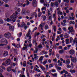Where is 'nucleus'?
<instances>
[{
	"mask_svg": "<svg viewBox=\"0 0 77 77\" xmlns=\"http://www.w3.org/2000/svg\"><path fill=\"white\" fill-rule=\"evenodd\" d=\"M70 72H71L72 73V74H73V72H75V70L74 69H73V70H72V69H71L70 71Z\"/></svg>",
	"mask_w": 77,
	"mask_h": 77,
	"instance_id": "f3484780",
	"label": "nucleus"
},
{
	"mask_svg": "<svg viewBox=\"0 0 77 77\" xmlns=\"http://www.w3.org/2000/svg\"><path fill=\"white\" fill-rule=\"evenodd\" d=\"M48 6H49V4H45L44 5V6H45V7H47V6H48Z\"/></svg>",
	"mask_w": 77,
	"mask_h": 77,
	"instance_id": "3c124183",
	"label": "nucleus"
},
{
	"mask_svg": "<svg viewBox=\"0 0 77 77\" xmlns=\"http://www.w3.org/2000/svg\"><path fill=\"white\" fill-rule=\"evenodd\" d=\"M26 6H29V4H30V2H29V0H28L26 1Z\"/></svg>",
	"mask_w": 77,
	"mask_h": 77,
	"instance_id": "2eb2a0df",
	"label": "nucleus"
},
{
	"mask_svg": "<svg viewBox=\"0 0 77 77\" xmlns=\"http://www.w3.org/2000/svg\"><path fill=\"white\" fill-rule=\"evenodd\" d=\"M4 6H5V7H6V8H8V7H9V5L7 4H5L4 5Z\"/></svg>",
	"mask_w": 77,
	"mask_h": 77,
	"instance_id": "49530a36",
	"label": "nucleus"
},
{
	"mask_svg": "<svg viewBox=\"0 0 77 77\" xmlns=\"http://www.w3.org/2000/svg\"><path fill=\"white\" fill-rule=\"evenodd\" d=\"M61 33H62L61 32H60L59 31H57V34H61Z\"/></svg>",
	"mask_w": 77,
	"mask_h": 77,
	"instance_id": "338daca9",
	"label": "nucleus"
},
{
	"mask_svg": "<svg viewBox=\"0 0 77 77\" xmlns=\"http://www.w3.org/2000/svg\"><path fill=\"white\" fill-rule=\"evenodd\" d=\"M71 22H72L71 21H70V22H69L70 24H73V25L75 24V22H74V21H73L72 22V23H71Z\"/></svg>",
	"mask_w": 77,
	"mask_h": 77,
	"instance_id": "7c9ffc66",
	"label": "nucleus"
},
{
	"mask_svg": "<svg viewBox=\"0 0 77 77\" xmlns=\"http://www.w3.org/2000/svg\"><path fill=\"white\" fill-rule=\"evenodd\" d=\"M69 20H74V18L72 16V17H71Z\"/></svg>",
	"mask_w": 77,
	"mask_h": 77,
	"instance_id": "09e8293b",
	"label": "nucleus"
},
{
	"mask_svg": "<svg viewBox=\"0 0 77 77\" xmlns=\"http://www.w3.org/2000/svg\"><path fill=\"white\" fill-rule=\"evenodd\" d=\"M42 18H43V21H45V20H46V19H47V17H46V16H45V15L44 16V15H42Z\"/></svg>",
	"mask_w": 77,
	"mask_h": 77,
	"instance_id": "a211bd4d",
	"label": "nucleus"
},
{
	"mask_svg": "<svg viewBox=\"0 0 77 77\" xmlns=\"http://www.w3.org/2000/svg\"><path fill=\"white\" fill-rule=\"evenodd\" d=\"M69 53L70 54L73 55L75 53V51L74 50L71 49L69 51Z\"/></svg>",
	"mask_w": 77,
	"mask_h": 77,
	"instance_id": "6e6552de",
	"label": "nucleus"
},
{
	"mask_svg": "<svg viewBox=\"0 0 77 77\" xmlns=\"http://www.w3.org/2000/svg\"><path fill=\"white\" fill-rule=\"evenodd\" d=\"M37 1L36 0H33L32 2V5L33 7H36L37 6Z\"/></svg>",
	"mask_w": 77,
	"mask_h": 77,
	"instance_id": "39448f33",
	"label": "nucleus"
},
{
	"mask_svg": "<svg viewBox=\"0 0 77 77\" xmlns=\"http://www.w3.org/2000/svg\"><path fill=\"white\" fill-rule=\"evenodd\" d=\"M30 35V32H28L26 34V37H29Z\"/></svg>",
	"mask_w": 77,
	"mask_h": 77,
	"instance_id": "bb28decb",
	"label": "nucleus"
},
{
	"mask_svg": "<svg viewBox=\"0 0 77 77\" xmlns=\"http://www.w3.org/2000/svg\"><path fill=\"white\" fill-rule=\"evenodd\" d=\"M6 63L7 65H10L11 64V60L9 59L7 60L6 61Z\"/></svg>",
	"mask_w": 77,
	"mask_h": 77,
	"instance_id": "9b49d317",
	"label": "nucleus"
},
{
	"mask_svg": "<svg viewBox=\"0 0 77 77\" xmlns=\"http://www.w3.org/2000/svg\"><path fill=\"white\" fill-rule=\"evenodd\" d=\"M40 2L41 3H43L44 2V0H40Z\"/></svg>",
	"mask_w": 77,
	"mask_h": 77,
	"instance_id": "864d4df0",
	"label": "nucleus"
},
{
	"mask_svg": "<svg viewBox=\"0 0 77 77\" xmlns=\"http://www.w3.org/2000/svg\"><path fill=\"white\" fill-rule=\"evenodd\" d=\"M57 14H60V15H61L63 14L62 12H61L60 11H59L57 12Z\"/></svg>",
	"mask_w": 77,
	"mask_h": 77,
	"instance_id": "5701e85b",
	"label": "nucleus"
},
{
	"mask_svg": "<svg viewBox=\"0 0 77 77\" xmlns=\"http://www.w3.org/2000/svg\"><path fill=\"white\" fill-rule=\"evenodd\" d=\"M22 36V33L20 32L19 34V35H18V36L19 37V38H20L21 37V36Z\"/></svg>",
	"mask_w": 77,
	"mask_h": 77,
	"instance_id": "473e14b6",
	"label": "nucleus"
},
{
	"mask_svg": "<svg viewBox=\"0 0 77 77\" xmlns=\"http://www.w3.org/2000/svg\"><path fill=\"white\" fill-rule=\"evenodd\" d=\"M8 1H9V0H4V2H5V3H7L8 2Z\"/></svg>",
	"mask_w": 77,
	"mask_h": 77,
	"instance_id": "0e129e2a",
	"label": "nucleus"
},
{
	"mask_svg": "<svg viewBox=\"0 0 77 77\" xmlns=\"http://www.w3.org/2000/svg\"><path fill=\"white\" fill-rule=\"evenodd\" d=\"M64 2H66V3H69V0H64Z\"/></svg>",
	"mask_w": 77,
	"mask_h": 77,
	"instance_id": "a19ab883",
	"label": "nucleus"
},
{
	"mask_svg": "<svg viewBox=\"0 0 77 77\" xmlns=\"http://www.w3.org/2000/svg\"><path fill=\"white\" fill-rule=\"evenodd\" d=\"M70 43L72 42V40H73V38H72V37H71L70 38Z\"/></svg>",
	"mask_w": 77,
	"mask_h": 77,
	"instance_id": "c9c22d12",
	"label": "nucleus"
},
{
	"mask_svg": "<svg viewBox=\"0 0 77 77\" xmlns=\"http://www.w3.org/2000/svg\"><path fill=\"white\" fill-rule=\"evenodd\" d=\"M34 58L35 59H36V60H38V58H39V57L38 56H37L36 57H34Z\"/></svg>",
	"mask_w": 77,
	"mask_h": 77,
	"instance_id": "a18cd8bd",
	"label": "nucleus"
},
{
	"mask_svg": "<svg viewBox=\"0 0 77 77\" xmlns=\"http://www.w3.org/2000/svg\"><path fill=\"white\" fill-rule=\"evenodd\" d=\"M11 69H12V67L11 66L8 67L7 69V70L8 72H10L11 71Z\"/></svg>",
	"mask_w": 77,
	"mask_h": 77,
	"instance_id": "4468645a",
	"label": "nucleus"
},
{
	"mask_svg": "<svg viewBox=\"0 0 77 77\" xmlns=\"http://www.w3.org/2000/svg\"><path fill=\"white\" fill-rule=\"evenodd\" d=\"M54 6H56V8L58 7V2H57V0L55 1L54 3Z\"/></svg>",
	"mask_w": 77,
	"mask_h": 77,
	"instance_id": "9d476101",
	"label": "nucleus"
},
{
	"mask_svg": "<svg viewBox=\"0 0 77 77\" xmlns=\"http://www.w3.org/2000/svg\"><path fill=\"white\" fill-rule=\"evenodd\" d=\"M3 23V21L2 19L0 18V24H2Z\"/></svg>",
	"mask_w": 77,
	"mask_h": 77,
	"instance_id": "cd10ccee",
	"label": "nucleus"
},
{
	"mask_svg": "<svg viewBox=\"0 0 77 77\" xmlns=\"http://www.w3.org/2000/svg\"><path fill=\"white\" fill-rule=\"evenodd\" d=\"M53 60L54 61V62L56 63L57 62V59H56V58L53 59Z\"/></svg>",
	"mask_w": 77,
	"mask_h": 77,
	"instance_id": "5fc2aeb1",
	"label": "nucleus"
},
{
	"mask_svg": "<svg viewBox=\"0 0 77 77\" xmlns=\"http://www.w3.org/2000/svg\"><path fill=\"white\" fill-rule=\"evenodd\" d=\"M67 67L68 68H71V66L69 65H68L67 66Z\"/></svg>",
	"mask_w": 77,
	"mask_h": 77,
	"instance_id": "69168bd1",
	"label": "nucleus"
},
{
	"mask_svg": "<svg viewBox=\"0 0 77 77\" xmlns=\"http://www.w3.org/2000/svg\"><path fill=\"white\" fill-rule=\"evenodd\" d=\"M38 48H42V45H40L38 46Z\"/></svg>",
	"mask_w": 77,
	"mask_h": 77,
	"instance_id": "58836bf2",
	"label": "nucleus"
},
{
	"mask_svg": "<svg viewBox=\"0 0 77 77\" xmlns=\"http://www.w3.org/2000/svg\"><path fill=\"white\" fill-rule=\"evenodd\" d=\"M5 45L1 43V44H0V46H1V47H3V46H4V45Z\"/></svg>",
	"mask_w": 77,
	"mask_h": 77,
	"instance_id": "680f3d73",
	"label": "nucleus"
},
{
	"mask_svg": "<svg viewBox=\"0 0 77 77\" xmlns=\"http://www.w3.org/2000/svg\"><path fill=\"white\" fill-rule=\"evenodd\" d=\"M8 55V52L7 51H5L4 52L3 56L4 57H6Z\"/></svg>",
	"mask_w": 77,
	"mask_h": 77,
	"instance_id": "1a4fd4ad",
	"label": "nucleus"
},
{
	"mask_svg": "<svg viewBox=\"0 0 77 77\" xmlns=\"http://www.w3.org/2000/svg\"><path fill=\"white\" fill-rule=\"evenodd\" d=\"M51 16H52L51 14L50 15V16L49 17V20H52V19H51Z\"/></svg>",
	"mask_w": 77,
	"mask_h": 77,
	"instance_id": "603ef678",
	"label": "nucleus"
},
{
	"mask_svg": "<svg viewBox=\"0 0 77 77\" xmlns=\"http://www.w3.org/2000/svg\"><path fill=\"white\" fill-rule=\"evenodd\" d=\"M64 37L65 38H69V35L68 34H67V35H65Z\"/></svg>",
	"mask_w": 77,
	"mask_h": 77,
	"instance_id": "b1692460",
	"label": "nucleus"
},
{
	"mask_svg": "<svg viewBox=\"0 0 77 77\" xmlns=\"http://www.w3.org/2000/svg\"><path fill=\"white\" fill-rule=\"evenodd\" d=\"M38 51V48H36L35 51H34V53H37Z\"/></svg>",
	"mask_w": 77,
	"mask_h": 77,
	"instance_id": "f704fd0d",
	"label": "nucleus"
},
{
	"mask_svg": "<svg viewBox=\"0 0 77 77\" xmlns=\"http://www.w3.org/2000/svg\"><path fill=\"white\" fill-rule=\"evenodd\" d=\"M37 27H35L32 31V32H35V30H36V29H37Z\"/></svg>",
	"mask_w": 77,
	"mask_h": 77,
	"instance_id": "4d7b16f0",
	"label": "nucleus"
},
{
	"mask_svg": "<svg viewBox=\"0 0 77 77\" xmlns=\"http://www.w3.org/2000/svg\"><path fill=\"white\" fill-rule=\"evenodd\" d=\"M26 61H24L23 62V66H24V67L26 66Z\"/></svg>",
	"mask_w": 77,
	"mask_h": 77,
	"instance_id": "393cba45",
	"label": "nucleus"
},
{
	"mask_svg": "<svg viewBox=\"0 0 77 77\" xmlns=\"http://www.w3.org/2000/svg\"><path fill=\"white\" fill-rule=\"evenodd\" d=\"M43 57H43V56H41L40 58L38 60L41 61V62H42V61Z\"/></svg>",
	"mask_w": 77,
	"mask_h": 77,
	"instance_id": "dca6fc26",
	"label": "nucleus"
},
{
	"mask_svg": "<svg viewBox=\"0 0 77 77\" xmlns=\"http://www.w3.org/2000/svg\"><path fill=\"white\" fill-rule=\"evenodd\" d=\"M69 62H70L69 61V60L67 59L66 60V65H68V64H69Z\"/></svg>",
	"mask_w": 77,
	"mask_h": 77,
	"instance_id": "6ab92c4d",
	"label": "nucleus"
},
{
	"mask_svg": "<svg viewBox=\"0 0 77 77\" xmlns=\"http://www.w3.org/2000/svg\"><path fill=\"white\" fill-rule=\"evenodd\" d=\"M51 5L52 7H53V6H54V3L53 2H51Z\"/></svg>",
	"mask_w": 77,
	"mask_h": 77,
	"instance_id": "e2e57ef3",
	"label": "nucleus"
},
{
	"mask_svg": "<svg viewBox=\"0 0 77 77\" xmlns=\"http://www.w3.org/2000/svg\"><path fill=\"white\" fill-rule=\"evenodd\" d=\"M46 7H43L42 8V10L44 11H44H46Z\"/></svg>",
	"mask_w": 77,
	"mask_h": 77,
	"instance_id": "c756f323",
	"label": "nucleus"
},
{
	"mask_svg": "<svg viewBox=\"0 0 77 77\" xmlns=\"http://www.w3.org/2000/svg\"><path fill=\"white\" fill-rule=\"evenodd\" d=\"M24 46L25 47H23L22 50H26V49L27 48V47H29V44H24Z\"/></svg>",
	"mask_w": 77,
	"mask_h": 77,
	"instance_id": "423d86ee",
	"label": "nucleus"
},
{
	"mask_svg": "<svg viewBox=\"0 0 77 77\" xmlns=\"http://www.w3.org/2000/svg\"><path fill=\"white\" fill-rule=\"evenodd\" d=\"M41 14H42V12H40L38 14V17H41Z\"/></svg>",
	"mask_w": 77,
	"mask_h": 77,
	"instance_id": "79ce46f5",
	"label": "nucleus"
},
{
	"mask_svg": "<svg viewBox=\"0 0 77 77\" xmlns=\"http://www.w3.org/2000/svg\"><path fill=\"white\" fill-rule=\"evenodd\" d=\"M50 11H49V10H48V16H49L50 15Z\"/></svg>",
	"mask_w": 77,
	"mask_h": 77,
	"instance_id": "37998d69",
	"label": "nucleus"
},
{
	"mask_svg": "<svg viewBox=\"0 0 77 77\" xmlns=\"http://www.w3.org/2000/svg\"><path fill=\"white\" fill-rule=\"evenodd\" d=\"M26 12L28 14H29L30 13V11L29 10H27L26 11Z\"/></svg>",
	"mask_w": 77,
	"mask_h": 77,
	"instance_id": "774afa93",
	"label": "nucleus"
},
{
	"mask_svg": "<svg viewBox=\"0 0 77 77\" xmlns=\"http://www.w3.org/2000/svg\"><path fill=\"white\" fill-rule=\"evenodd\" d=\"M6 48H8L9 50L11 48L10 46H6Z\"/></svg>",
	"mask_w": 77,
	"mask_h": 77,
	"instance_id": "c03bdc74",
	"label": "nucleus"
},
{
	"mask_svg": "<svg viewBox=\"0 0 77 77\" xmlns=\"http://www.w3.org/2000/svg\"><path fill=\"white\" fill-rule=\"evenodd\" d=\"M65 52V51L63 50H60L59 51V53H60V54H62V53H63Z\"/></svg>",
	"mask_w": 77,
	"mask_h": 77,
	"instance_id": "aec40b11",
	"label": "nucleus"
},
{
	"mask_svg": "<svg viewBox=\"0 0 77 77\" xmlns=\"http://www.w3.org/2000/svg\"><path fill=\"white\" fill-rule=\"evenodd\" d=\"M11 34L10 32H7L5 34L4 36L5 38H11Z\"/></svg>",
	"mask_w": 77,
	"mask_h": 77,
	"instance_id": "7ed1b4c3",
	"label": "nucleus"
},
{
	"mask_svg": "<svg viewBox=\"0 0 77 77\" xmlns=\"http://www.w3.org/2000/svg\"><path fill=\"white\" fill-rule=\"evenodd\" d=\"M66 71L65 70L63 69V71H61L60 72L61 74H63V73H65V72Z\"/></svg>",
	"mask_w": 77,
	"mask_h": 77,
	"instance_id": "a878e982",
	"label": "nucleus"
},
{
	"mask_svg": "<svg viewBox=\"0 0 77 77\" xmlns=\"http://www.w3.org/2000/svg\"><path fill=\"white\" fill-rule=\"evenodd\" d=\"M14 26H9V30H10L11 32L14 31Z\"/></svg>",
	"mask_w": 77,
	"mask_h": 77,
	"instance_id": "0eeeda50",
	"label": "nucleus"
},
{
	"mask_svg": "<svg viewBox=\"0 0 77 77\" xmlns=\"http://www.w3.org/2000/svg\"><path fill=\"white\" fill-rule=\"evenodd\" d=\"M40 68H41V69H42V70H43V71H45V68H44V66H40Z\"/></svg>",
	"mask_w": 77,
	"mask_h": 77,
	"instance_id": "4be33fe9",
	"label": "nucleus"
},
{
	"mask_svg": "<svg viewBox=\"0 0 77 77\" xmlns=\"http://www.w3.org/2000/svg\"><path fill=\"white\" fill-rule=\"evenodd\" d=\"M51 74L54 77H57V74H56V73H55L54 74L51 73Z\"/></svg>",
	"mask_w": 77,
	"mask_h": 77,
	"instance_id": "e433bc0d",
	"label": "nucleus"
},
{
	"mask_svg": "<svg viewBox=\"0 0 77 77\" xmlns=\"http://www.w3.org/2000/svg\"><path fill=\"white\" fill-rule=\"evenodd\" d=\"M3 72V70H2V66H0V72ZM0 74H1L0 73Z\"/></svg>",
	"mask_w": 77,
	"mask_h": 77,
	"instance_id": "c85d7f7f",
	"label": "nucleus"
},
{
	"mask_svg": "<svg viewBox=\"0 0 77 77\" xmlns=\"http://www.w3.org/2000/svg\"><path fill=\"white\" fill-rule=\"evenodd\" d=\"M21 11V9L20 8H18L17 9V11L18 12H20Z\"/></svg>",
	"mask_w": 77,
	"mask_h": 77,
	"instance_id": "bf43d9fd",
	"label": "nucleus"
},
{
	"mask_svg": "<svg viewBox=\"0 0 77 77\" xmlns=\"http://www.w3.org/2000/svg\"><path fill=\"white\" fill-rule=\"evenodd\" d=\"M61 25H62L63 26H65L66 25V24H65V23H61Z\"/></svg>",
	"mask_w": 77,
	"mask_h": 77,
	"instance_id": "de8ad7c7",
	"label": "nucleus"
},
{
	"mask_svg": "<svg viewBox=\"0 0 77 77\" xmlns=\"http://www.w3.org/2000/svg\"><path fill=\"white\" fill-rule=\"evenodd\" d=\"M22 14H25L26 12L24 10H23L22 12Z\"/></svg>",
	"mask_w": 77,
	"mask_h": 77,
	"instance_id": "8fccbe9b",
	"label": "nucleus"
},
{
	"mask_svg": "<svg viewBox=\"0 0 77 77\" xmlns=\"http://www.w3.org/2000/svg\"><path fill=\"white\" fill-rule=\"evenodd\" d=\"M15 13H14L13 14L12 16L14 18L15 20H14L13 22L14 23H15V21H16V20H17V18H18V15H18L19 13L17 11H15Z\"/></svg>",
	"mask_w": 77,
	"mask_h": 77,
	"instance_id": "f257e3e1",
	"label": "nucleus"
},
{
	"mask_svg": "<svg viewBox=\"0 0 77 77\" xmlns=\"http://www.w3.org/2000/svg\"><path fill=\"white\" fill-rule=\"evenodd\" d=\"M26 26V24L24 23H22L21 25V27H24Z\"/></svg>",
	"mask_w": 77,
	"mask_h": 77,
	"instance_id": "4c0bfd02",
	"label": "nucleus"
},
{
	"mask_svg": "<svg viewBox=\"0 0 77 77\" xmlns=\"http://www.w3.org/2000/svg\"><path fill=\"white\" fill-rule=\"evenodd\" d=\"M15 19L14 17L13 16H12V15H11L10 16V18H7V21L8 22H9V21H13V22L14 23V20H15Z\"/></svg>",
	"mask_w": 77,
	"mask_h": 77,
	"instance_id": "20e7f679",
	"label": "nucleus"
},
{
	"mask_svg": "<svg viewBox=\"0 0 77 77\" xmlns=\"http://www.w3.org/2000/svg\"><path fill=\"white\" fill-rule=\"evenodd\" d=\"M71 60L73 62H76V61H77V59L75 57H73L71 59Z\"/></svg>",
	"mask_w": 77,
	"mask_h": 77,
	"instance_id": "ddd939ff",
	"label": "nucleus"
},
{
	"mask_svg": "<svg viewBox=\"0 0 77 77\" xmlns=\"http://www.w3.org/2000/svg\"><path fill=\"white\" fill-rule=\"evenodd\" d=\"M42 23H41L40 25H39L40 27H41V28H42V27H43V25H42Z\"/></svg>",
	"mask_w": 77,
	"mask_h": 77,
	"instance_id": "6e6d98bb",
	"label": "nucleus"
},
{
	"mask_svg": "<svg viewBox=\"0 0 77 77\" xmlns=\"http://www.w3.org/2000/svg\"><path fill=\"white\" fill-rule=\"evenodd\" d=\"M0 42L1 44H3L5 45H6L8 44V41L5 38H2L1 39L0 41Z\"/></svg>",
	"mask_w": 77,
	"mask_h": 77,
	"instance_id": "f03ea898",
	"label": "nucleus"
},
{
	"mask_svg": "<svg viewBox=\"0 0 77 77\" xmlns=\"http://www.w3.org/2000/svg\"><path fill=\"white\" fill-rule=\"evenodd\" d=\"M70 47H71V45H67V47L68 48H70Z\"/></svg>",
	"mask_w": 77,
	"mask_h": 77,
	"instance_id": "052dcab7",
	"label": "nucleus"
},
{
	"mask_svg": "<svg viewBox=\"0 0 77 77\" xmlns=\"http://www.w3.org/2000/svg\"><path fill=\"white\" fill-rule=\"evenodd\" d=\"M23 3H20V1H18L17 5L18 6H23Z\"/></svg>",
	"mask_w": 77,
	"mask_h": 77,
	"instance_id": "f8f14e48",
	"label": "nucleus"
},
{
	"mask_svg": "<svg viewBox=\"0 0 77 77\" xmlns=\"http://www.w3.org/2000/svg\"><path fill=\"white\" fill-rule=\"evenodd\" d=\"M17 25L18 27H21V25H20V23H17Z\"/></svg>",
	"mask_w": 77,
	"mask_h": 77,
	"instance_id": "13d9d810",
	"label": "nucleus"
},
{
	"mask_svg": "<svg viewBox=\"0 0 77 77\" xmlns=\"http://www.w3.org/2000/svg\"><path fill=\"white\" fill-rule=\"evenodd\" d=\"M70 32L71 33H74L75 32V31H74V30L73 29H72V30H70Z\"/></svg>",
	"mask_w": 77,
	"mask_h": 77,
	"instance_id": "ea45409f",
	"label": "nucleus"
},
{
	"mask_svg": "<svg viewBox=\"0 0 77 77\" xmlns=\"http://www.w3.org/2000/svg\"><path fill=\"white\" fill-rule=\"evenodd\" d=\"M53 66H54V65L53 64H50L49 65V68H51V67H53Z\"/></svg>",
	"mask_w": 77,
	"mask_h": 77,
	"instance_id": "72a5a7b5",
	"label": "nucleus"
},
{
	"mask_svg": "<svg viewBox=\"0 0 77 77\" xmlns=\"http://www.w3.org/2000/svg\"><path fill=\"white\" fill-rule=\"evenodd\" d=\"M56 27L55 26H53V28L54 29V32H56Z\"/></svg>",
	"mask_w": 77,
	"mask_h": 77,
	"instance_id": "412c9836",
	"label": "nucleus"
},
{
	"mask_svg": "<svg viewBox=\"0 0 77 77\" xmlns=\"http://www.w3.org/2000/svg\"><path fill=\"white\" fill-rule=\"evenodd\" d=\"M48 26L47 25H46L45 26V29L47 30V29H48Z\"/></svg>",
	"mask_w": 77,
	"mask_h": 77,
	"instance_id": "2f4dec72",
	"label": "nucleus"
}]
</instances>
